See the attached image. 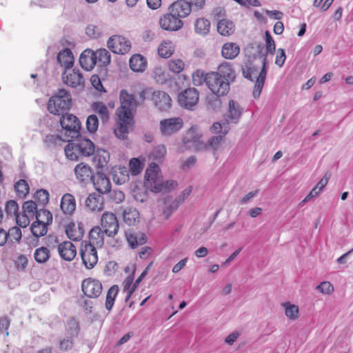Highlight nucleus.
Instances as JSON below:
<instances>
[{"label":"nucleus","instance_id":"c03bdc74","mask_svg":"<svg viewBox=\"0 0 353 353\" xmlns=\"http://www.w3.org/2000/svg\"><path fill=\"white\" fill-rule=\"evenodd\" d=\"M35 221L42 224L43 223L47 226L52 221V215L51 212L45 209L39 210L35 214Z\"/></svg>","mask_w":353,"mask_h":353},{"label":"nucleus","instance_id":"f8f14e48","mask_svg":"<svg viewBox=\"0 0 353 353\" xmlns=\"http://www.w3.org/2000/svg\"><path fill=\"white\" fill-rule=\"evenodd\" d=\"M101 225L104 230L105 234L110 237H114L119 232V222L113 212H105L102 214Z\"/></svg>","mask_w":353,"mask_h":353},{"label":"nucleus","instance_id":"423d86ee","mask_svg":"<svg viewBox=\"0 0 353 353\" xmlns=\"http://www.w3.org/2000/svg\"><path fill=\"white\" fill-rule=\"evenodd\" d=\"M202 134L196 126H192L185 133L183 139V145L181 152L185 150L199 151L207 148V145L201 140Z\"/></svg>","mask_w":353,"mask_h":353},{"label":"nucleus","instance_id":"f03ea898","mask_svg":"<svg viewBox=\"0 0 353 353\" xmlns=\"http://www.w3.org/2000/svg\"><path fill=\"white\" fill-rule=\"evenodd\" d=\"M266 58L261 61L254 59L253 61L248 60L242 66L243 76L251 81L255 80L253 90V97L255 99L259 97L263 88L266 75Z\"/></svg>","mask_w":353,"mask_h":353},{"label":"nucleus","instance_id":"a18cd8bd","mask_svg":"<svg viewBox=\"0 0 353 353\" xmlns=\"http://www.w3.org/2000/svg\"><path fill=\"white\" fill-rule=\"evenodd\" d=\"M282 307L285 308V314L291 320H295L298 318L299 309L296 305L291 304L289 302L283 303Z\"/></svg>","mask_w":353,"mask_h":353},{"label":"nucleus","instance_id":"ddd939ff","mask_svg":"<svg viewBox=\"0 0 353 353\" xmlns=\"http://www.w3.org/2000/svg\"><path fill=\"white\" fill-rule=\"evenodd\" d=\"M108 47L113 53L124 54L130 52L131 43L121 35H113L108 41Z\"/></svg>","mask_w":353,"mask_h":353},{"label":"nucleus","instance_id":"a19ab883","mask_svg":"<svg viewBox=\"0 0 353 353\" xmlns=\"http://www.w3.org/2000/svg\"><path fill=\"white\" fill-rule=\"evenodd\" d=\"M184 61L179 58L171 59L168 61L169 70L174 74L181 73L185 68Z\"/></svg>","mask_w":353,"mask_h":353},{"label":"nucleus","instance_id":"58836bf2","mask_svg":"<svg viewBox=\"0 0 353 353\" xmlns=\"http://www.w3.org/2000/svg\"><path fill=\"white\" fill-rule=\"evenodd\" d=\"M119 292L117 285H112L107 292L105 307L107 310L110 311L114 306L115 299Z\"/></svg>","mask_w":353,"mask_h":353},{"label":"nucleus","instance_id":"4d7b16f0","mask_svg":"<svg viewBox=\"0 0 353 353\" xmlns=\"http://www.w3.org/2000/svg\"><path fill=\"white\" fill-rule=\"evenodd\" d=\"M99 127V120L96 115H90L86 120V128L90 132H94Z\"/></svg>","mask_w":353,"mask_h":353},{"label":"nucleus","instance_id":"603ef678","mask_svg":"<svg viewBox=\"0 0 353 353\" xmlns=\"http://www.w3.org/2000/svg\"><path fill=\"white\" fill-rule=\"evenodd\" d=\"M8 239L11 242L19 243L22 237L21 230L19 227H12L7 232Z\"/></svg>","mask_w":353,"mask_h":353},{"label":"nucleus","instance_id":"8fccbe9b","mask_svg":"<svg viewBox=\"0 0 353 353\" xmlns=\"http://www.w3.org/2000/svg\"><path fill=\"white\" fill-rule=\"evenodd\" d=\"M228 132V129L225 128L223 131L221 132V134L212 137L209 141L207 145V148L209 146L214 150H217L221 143L222 142L223 137Z\"/></svg>","mask_w":353,"mask_h":353},{"label":"nucleus","instance_id":"f704fd0d","mask_svg":"<svg viewBox=\"0 0 353 353\" xmlns=\"http://www.w3.org/2000/svg\"><path fill=\"white\" fill-rule=\"evenodd\" d=\"M175 51L174 43L170 40L163 41L158 48V54L165 59L170 57Z\"/></svg>","mask_w":353,"mask_h":353},{"label":"nucleus","instance_id":"3c124183","mask_svg":"<svg viewBox=\"0 0 353 353\" xmlns=\"http://www.w3.org/2000/svg\"><path fill=\"white\" fill-rule=\"evenodd\" d=\"M192 82L195 86H200L205 83V74L201 70H196L192 74Z\"/></svg>","mask_w":353,"mask_h":353},{"label":"nucleus","instance_id":"7c9ffc66","mask_svg":"<svg viewBox=\"0 0 353 353\" xmlns=\"http://www.w3.org/2000/svg\"><path fill=\"white\" fill-rule=\"evenodd\" d=\"M129 64L134 72H143L147 67V60L140 54H135L130 57Z\"/></svg>","mask_w":353,"mask_h":353},{"label":"nucleus","instance_id":"c9c22d12","mask_svg":"<svg viewBox=\"0 0 353 353\" xmlns=\"http://www.w3.org/2000/svg\"><path fill=\"white\" fill-rule=\"evenodd\" d=\"M93 111L99 114L103 122L109 120L110 112L107 105L101 101H96L92 103L91 105Z\"/></svg>","mask_w":353,"mask_h":353},{"label":"nucleus","instance_id":"dca6fc26","mask_svg":"<svg viewBox=\"0 0 353 353\" xmlns=\"http://www.w3.org/2000/svg\"><path fill=\"white\" fill-rule=\"evenodd\" d=\"M199 99L198 90L194 88H189L181 92L178 97L179 104L186 109L191 110L195 107Z\"/></svg>","mask_w":353,"mask_h":353},{"label":"nucleus","instance_id":"2eb2a0df","mask_svg":"<svg viewBox=\"0 0 353 353\" xmlns=\"http://www.w3.org/2000/svg\"><path fill=\"white\" fill-rule=\"evenodd\" d=\"M81 257L85 267L88 269H92L98 262V254L95 246L92 244H88L86 242L81 248Z\"/></svg>","mask_w":353,"mask_h":353},{"label":"nucleus","instance_id":"6e6552de","mask_svg":"<svg viewBox=\"0 0 353 353\" xmlns=\"http://www.w3.org/2000/svg\"><path fill=\"white\" fill-rule=\"evenodd\" d=\"M60 123L66 138L74 139L79 137L81 123L76 116L72 114H65L61 117Z\"/></svg>","mask_w":353,"mask_h":353},{"label":"nucleus","instance_id":"6ab92c4d","mask_svg":"<svg viewBox=\"0 0 353 353\" xmlns=\"http://www.w3.org/2000/svg\"><path fill=\"white\" fill-rule=\"evenodd\" d=\"M58 252L63 260L71 261L77 255V248L69 241H63L58 245Z\"/></svg>","mask_w":353,"mask_h":353},{"label":"nucleus","instance_id":"b1692460","mask_svg":"<svg viewBox=\"0 0 353 353\" xmlns=\"http://www.w3.org/2000/svg\"><path fill=\"white\" fill-rule=\"evenodd\" d=\"M76 179L80 182H87L92 180V170L91 167L83 162L78 163L74 170Z\"/></svg>","mask_w":353,"mask_h":353},{"label":"nucleus","instance_id":"4c0bfd02","mask_svg":"<svg viewBox=\"0 0 353 353\" xmlns=\"http://www.w3.org/2000/svg\"><path fill=\"white\" fill-rule=\"evenodd\" d=\"M126 240L132 249L137 248L139 245L145 244L147 241V238L144 234H141L139 237L131 232L125 233Z\"/></svg>","mask_w":353,"mask_h":353},{"label":"nucleus","instance_id":"20e7f679","mask_svg":"<svg viewBox=\"0 0 353 353\" xmlns=\"http://www.w3.org/2000/svg\"><path fill=\"white\" fill-rule=\"evenodd\" d=\"M72 107V98L70 92L60 89L56 94L51 97L48 102V111L54 115H64Z\"/></svg>","mask_w":353,"mask_h":353},{"label":"nucleus","instance_id":"c756f323","mask_svg":"<svg viewBox=\"0 0 353 353\" xmlns=\"http://www.w3.org/2000/svg\"><path fill=\"white\" fill-rule=\"evenodd\" d=\"M240 53L239 46L233 42L225 43L221 49V55L226 59H233Z\"/></svg>","mask_w":353,"mask_h":353},{"label":"nucleus","instance_id":"393cba45","mask_svg":"<svg viewBox=\"0 0 353 353\" xmlns=\"http://www.w3.org/2000/svg\"><path fill=\"white\" fill-rule=\"evenodd\" d=\"M79 63L85 70H92L97 64L94 51L90 49L85 50L80 55Z\"/></svg>","mask_w":353,"mask_h":353},{"label":"nucleus","instance_id":"c85d7f7f","mask_svg":"<svg viewBox=\"0 0 353 353\" xmlns=\"http://www.w3.org/2000/svg\"><path fill=\"white\" fill-rule=\"evenodd\" d=\"M85 205L92 212H99L104 206L103 198L101 195L92 193L85 200Z\"/></svg>","mask_w":353,"mask_h":353},{"label":"nucleus","instance_id":"473e14b6","mask_svg":"<svg viewBox=\"0 0 353 353\" xmlns=\"http://www.w3.org/2000/svg\"><path fill=\"white\" fill-rule=\"evenodd\" d=\"M93 154V163L96 168H103L107 165L110 160V154L108 151L98 149Z\"/></svg>","mask_w":353,"mask_h":353},{"label":"nucleus","instance_id":"338daca9","mask_svg":"<svg viewBox=\"0 0 353 353\" xmlns=\"http://www.w3.org/2000/svg\"><path fill=\"white\" fill-rule=\"evenodd\" d=\"M73 339L72 337H66L61 339L59 342V349L61 351H68L73 347Z\"/></svg>","mask_w":353,"mask_h":353},{"label":"nucleus","instance_id":"2f4dec72","mask_svg":"<svg viewBox=\"0 0 353 353\" xmlns=\"http://www.w3.org/2000/svg\"><path fill=\"white\" fill-rule=\"evenodd\" d=\"M57 61L65 70L72 68L74 64L72 51L68 48H65L58 54Z\"/></svg>","mask_w":353,"mask_h":353},{"label":"nucleus","instance_id":"052dcab7","mask_svg":"<svg viewBox=\"0 0 353 353\" xmlns=\"http://www.w3.org/2000/svg\"><path fill=\"white\" fill-rule=\"evenodd\" d=\"M17 224L21 228L27 227L30 221V216L26 212L18 213L15 216Z\"/></svg>","mask_w":353,"mask_h":353},{"label":"nucleus","instance_id":"a878e982","mask_svg":"<svg viewBox=\"0 0 353 353\" xmlns=\"http://www.w3.org/2000/svg\"><path fill=\"white\" fill-rule=\"evenodd\" d=\"M105 231L99 226L93 227L89 232V242L92 246L101 248L104 244Z\"/></svg>","mask_w":353,"mask_h":353},{"label":"nucleus","instance_id":"9d476101","mask_svg":"<svg viewBox=\"0 0 353 353\" xmlns=\"http://www.w3.org/2000/svg\"><path fill=\"white\" fill-rule=\"evenodd\" d=\"M183 127V121L181 117H172L165 119L159 122V132L161 136L168 137H170L179 131Z\"/></svg>","mask_w":353,"mask_h":353},{"label":"nucleus","instance_id":"774afa93","mask_svg":"<svg viewBox=\"0 0 353 353\" xmlns=\"http://www.w3.org/2000/svg\"><path fill=\"white\" fill-rule=\"evenodd\" d=\"M86 34L92 39L98 38L100 34V29L94 25H89L87 26L85 30Z\"/></svg>","mask_w":353,"mask_h":353},{"label":"nucleus","instance_id":"f257e3e1","mask_svg":"<svg viewBox=\"0 0 353 353\" xmlns=\"http://www.w3.org/2000/svg\"><path fill=\"white\" fill-rule=\"evenodd\" d=\"M235 78V72L230 63L223 61L216 71L205 73V85L217 97L226 96L230 90V81Z\"/></svg>","mask_w":353,"mask_h":353},{"label":"nucleus","instance_id":"e433bc0d","mask_svg":"<svg viewBox=\"0 0 353 353\" xmlns=\"http://www.w3.org/2000/svg\"><path fill=\"white\" fill-rule=\"evenodd\" d=\"M50 251L44 246L37 248L34 252V259L39 264L46 263L50 258Z\"/></svg>","mask_w":353,"mask_h":353},{"label":"nucleus","instance_id":"680f3d73","mask_svg":"<svg viewBox=\"0 0 353 353\" xmlns=\"http://www.w3.org/2000/svg\"><path fill=\"white\" fill-rule=\"evenodd\" d=\"M28 258L23 255H19L14 261V265L17 270L24 271L28 265Z\"/></svg>","mask_w":353,"mask_h":353},{"label":"nucleus","instance_id":"bb28decb","mask_svg":"<svg viewBox=\"0 0 353 353\" xmlns=\"http://www.w3.org/2000/svg\"><path fill=\"white\" fill-rule=\"evenodd\" d=\"M122 218L123 222L133 226L137 225L140 221V214L138 210L132 207H127L123 211Z\"/></svg>","mask_w":353,"mask_h":353},{"label":"nucleus","instance_id":"aec40b11","mask_svg":"<svg viewBox=\"0 0 353 353\" xmlns=\"http://www.w3.org/2000/svg\"><path fill=\"white\" fill-rule=\"evenodd\" d=\"M62 79L64 83L72 87L76 88L83 85L84 79L82 74L78 70H72L69 72L64 71L62 74Z\"/></svg>","mask_w":353,"mask_h":353},{"label":"nucleus","instance_id":"39448f33","mask_svg":"<svg viewBox=\"0 0 353 353\" xmlns=\"http://www.w3.org/2000/svg\"><path fill=\"white\" fill-rule=\"evenodd\" d=\"M141 102L145 100L151 101L154 105L160 111H167L171 107V98L163 91L154 90L152 88H143L139 94Z\"/></svg>","mask_w":353,"mask_h":353},{"label":"nucleus","instance_id":"79ce46f5","mask_svg":"<svg viewBox=\"0 0 353 353\" xmlns=\"http://www.w3.org/2000/svg\"><path fill=\"white\" fill-rule=\"evenodd\" d=\"M94 57H96V61L99 64L100 66H105L110 62V52L104 49H99L94 52Z\"/></svg>","mask_w":353,"mask_h":353},{"label":"nucleus","instance_id":"cd10ccee","mask_svg":"<svg viewBox=\"0 0 353 353\" xmlns=\"http://www.w3.org/2000/svg\"><path fill=\"white\" fill-rule=\"evenodd\" d=\"M228 106L229 109L225 114V121L227 122V123H236L241 114V111L240 110L239 105L236 101L234 100H230L229 101Z\"/></svg>","mask_w":353,"mask_h":353},{"label":"nucleus","instance_id":"0eeeda50","mask_svg":"<svg viewBox=\"0 0 353 353\" xmlns=\"http://www.w3.org/2000/svg\"><path fill=\"white\" fill-rule=\"evenodd\" d=\"M117 117L114 132L115 136L121 140L128 139L130 131L133 129L134 125V116H129L126 112L122 114H116Z\"/></svg>","mask_w":353,"mask_h":353},{"label":"nucleus","instance_id":"a211bd4d","mask_svg":"<svg viewBox=\"0 0 353 353\" xmlns=\"http://www.w3.org/2000/svg\"><path fill=\"white\" fill-rule=\"evenodd\" d=\"M95 190L101 194L109 192L111 189V183L109 178L103 172H97L92 177Z\"/></svg>","mask_w":353,"mask_h":353},{"label":"nucleus","instance_id":"9b49d317","mask_svg":"<svg viewBox=\"0 0 353 353\" xmlns=\"http://www.w3.org/2000/svg\"><path fill=\"white\" fill-rule=\"evenodd\" d=\"M120 106L117 110L116 114H123L126 112L127 115L134 116L133 111L137 107V102L134 96L128 93L126 90H121L119 94Z\"/></svg>","mask_w":353,"mask_h":353},{"label":"nucleus","instance_id":"ea45409f","mask_svg":"<svg viewBox=\"0 0 353 353\" xmlns=\"http://www.w3.org/2000/svg\"><path fill=\"white\" fill-rule=\"evenodd\" d=\"M134 278L132 276H128L122 283V288L126 292L125 301H128L137 289L136 284L134 283Z\"/></svg>","mask_w":353,"mask_h":353},{"label":"nucleus","instance_id":"e2e57ef3","mask_svg":"<svg viewBox=\"0 0 353 353\" xmlns=\"http://www.w3.org/2000/svg\"><path fill=\"white\" fill-rule=\"evenodd\" d=\"M110 199L115 203H121L125 199L124 193L119 190H110Z\"/></svg>","mask_w":353,"mask_h":353},{"label":"nucleus","instance_id":"0e129e2a","mask_svg":"<svg viewBox=\"0 0 353 353\" xmlns=\"http://www.w3.org/2000/svg\"><path fill=\"white\" fill-rule=\"evenodd\" d=\"M316 289L323 294H330L334 292V287L329 281L321 282Z\"/></svg>","mask_w":353,"mask_h":353},{"label":"nucleus","instance_id":"49530a36","mask_svg":"<svg viewBox=\"0 0 353 353\" xmlns=\"http://www.w3.org/2000/svg\"><path fill=\"white\" fill-rule=\"evenodd\" d=\"M17 194L20 198L25 197L29 192V185L24 179L19 180L14 185Z\"/></svg>","mask_w":353,"mask_h":353},{"label":"nucleus","instance_id":"bf43d9fd","mask_svg":"<svg viewBox=\"0 0 353 353\" xmlns=\"http://www.w3.org/2000/svg\"><path fill=\"white\" fill-rule=\"evenodd\" d=\"M5 210L8 216L14 217L19 211L17 203L14 200L8 201L6 205Z\"/></svg>","mask_w":353,"mask_h":353},{"label":"nucleus","instance_id":"864d4df0","mask_svg":"<svg viewBox=\"0 0 353 353\" xmlns=\"http://www.w3.org/2000/svg\"><path fill=\"white\" fill-rule=\"evenodd\" d=\"M154 80L159 83H163L167 80V75L161 66L155 67L152 72Z\"/></svg>","mask_w":353,"mask_h":353},{"label":"nucleus","instance_id":"5701e85b","mask_svg":"<svg viewBox=\"0 0 353 353\" xmlns=\"http://www.w3.org/2000/svg\"><path fill=\"white\" fill-rule=\"evenodd\" d=\"M68 237L72 241H80L84 235V226L82 223H69L65 227Z\"/></svg>","mask_w":353,"mask_h":353},{"label":"nucleus","instance_id":"6e6d98bb","mask_svg":"<svg viewBox=\"0 0 353 353\" xmlns=\"http://www.w3.org/2000/svg\"><path fill=\"white\" fill-rule=\"evenodd\" d=\"M178 183L176 181L168 180L163 181V180L162 179V181H161V182L159 184V188H161V190H158V192H169L170 190L175 189Z\"/></svg>","mask_w":353,"mask_h":353},{"label":"nucleus","instance_id":"09e8293b","mask_svg":"<svg viewBox=\"0 0 353 353\" xmlns=\"http://www.w3.org/2000/svg\"><path fill=\"white\" fill-rule=\"evenodd\" d=\"M144 167V161H141L138 158H132L129 162V168L132 175H138Z\"/></svg>","mask_w":353,"mask_h":353},{"label":"nucleus","instance_id":"1a4fd4ad","mask_svg":"<svg viewBox=\"0 0 353 353\" xmlns=\"http://www.w3.org/2000/svg\"><path fill=\"white\" fill-rule=\"evenodd\" d=\"M163 176L159 166L155 163H150L145 172V185L152 192H158L161 190L159 184L162 181Z\"/></svg>","mask_w":353,"mask_h":353},{"label":"nucleus","instance_id":"de8ad7c7","mask_svg":"<svg viewBox=\"0 0 353 353\" xmlns=\"http://www.w3.org/2000/svg\"><path fill=\"white\" fill-rule=\"evenodd\" d=\"M32 234L36 237L45 236L48 232V226L45 224L34 221L30 228Z\"/></svg>","mask_w":353,"mask_h":353},{"label":"nucleus","instance_id":"69168bd1","mask_svg":"<svg viewBox=\"0 0 353 353\" xmlns=\"http://www.w3.org/2000/svg\"><path fill=\"white\" fill-rule=\"evenodd\" d=\"M266 49L268 52L273 54L275 52L276 46L274 39L268 31L265 32Z\"/></svg>","mask_w":353,"mask_h":353},{"label":"nucleus","instance_id":"412c9836","mask_svg":"<svg viewBox=\"0 0 353 353\" xmlns=\"http://www.w3.org/2000/svg\"><path fill=\"white\" fill-rule=\"evenodd\" d=\"M170 12L179 19L185 18L191 12V8L188 1L179 0L174 2L170 7Z\"/></svg>","mask_w":353,"mask_h":353},{"label":"nucleus","instance_id":"13d9d810","mask_svg":"<svg viewBox=\"0 0 353 353\" xmlns=\"http://www.w3.org/2000/svg\"><path fill=\"white\" fill-rule=\"evenodd\" d=\"M23 212H26L32 218L36 214L37 210V205L36 202L28 201L24 203L23 205Z\"/></svg>","mask_w":353,"mask_h":353},{"label":"nucleus","instance_id":"72a5a7b5","mask_svg":"<svg viewBox=\"0 0 353 353\" xmlns=\"http://www.w3.org/2000/svg\"><path fill=\"white\" fill-rule=\"evenodd\" d=\"M217 31L222 36L229 37L234 32L235 26L232 21L223 19L217 23Z\"/></svg>","mask_w":353,"mask_h":353},{"label":"nucleus","instance_id":"7ed1b4c3","mask_svg":"<svg viewBox=\"0 0 353 353\" xmlns=\"http://www.w3.org/2000/svg\"><path fill=\"white\" fill-rule=\"evenodd\" d=\"M94 144L86 138L79 137L75 140L68 141L64 152L66 157L71 161H77L82 157H88L94 152Z\"/></svg>","mask_w":353,"mask_h":353},{"label":"nucleus","instance_id":"37998d69","mask_svg":"<svg viewBox=\"0 0 353 353\" xmlns=\"http://www.w3.org/2000/svg\"><path fill=\"white\" fill-rule=\"evenodd\" d=\"M210 28V21L204 18L198 19L194 24V29L196 33L201 35L207 34Z\"/></svg>","mask_w":353,"mask_h":353},{"label":"nucleus","instance_id":"5fc2aeb1","mask_svg":"<svg viewBox=\"0 0 353 353\" xmlns=\"http://www.w3.org/2000/svg\"><path fill=\"white\" fill-rule=\"evenodd\" d=\"M35 201L40 205H44L49 201V193L47 190L41 189L36 192L34 194Z\"/></svg>","mask_w":353,"mask_h":353},{"label":"nucleus","instance_id":"4be33fe9","mask_svg":"<svg viewBox=\"0 0 353 353\" xmlns=\"http://www.w3.org/2000/svg\"><path fill=\"white\" fill-rule=\"evenodd\" d=\"M76 200L72 194L65 193L62 196L60 202V208L64 214L72 216L76 210Z\"/></svg>","mask_w":353,"mask_h":353},{"label":"nucleus","instance_id":"4468645a","mask_svg":"<svg viewBox=\"0 0 353 353\" xmlns=\"http://www.w3.org/2000/svg\"><path fill=\"white\" fill-rule=\"evenodd\" d=\"M81 290L87 297L97 299L103 292V285L99 280L89 277L82 281Z\"/></svg>","mask_w":353,"mask_h":353},{"label":"nucleus","instance_id":"f3484780","mask_svg":"<svg viewBox=\"0 0 353 353\" xmlns=\"http://www.w3.org/2000/svg\"><path fill=\"white\" fill-rule=\"evenodd\" d=\"M183 21L174 16L170 12V14H164L159 19V26L165 30L176 31L183 27Z\"/></svg>","mask_w":353,"mask_h":353}]
</instances>
